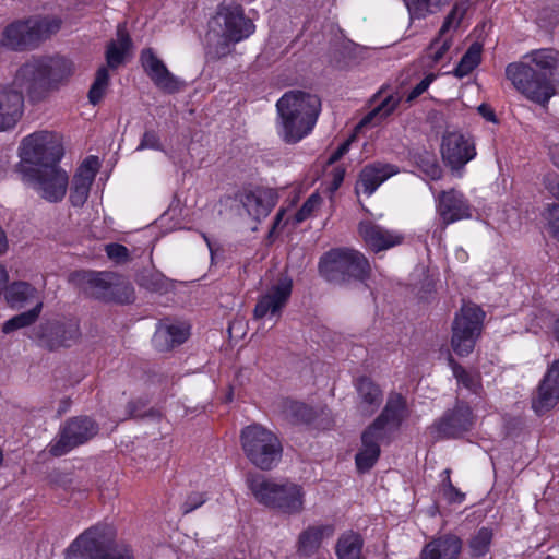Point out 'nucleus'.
Here are the masks:
<instances>
[{
  "label": "nucleus",
  "instance_id": "nucleus-1",
  "mask_svg": "<svg viewBox=\"0 0 559 559\" xmlns=\"http://www.w3.org/2000/svg\"><path fill=\"white\" fill-rule=\"evenodd\" d=\"M526 61L507 66L506 75L514 88L528 100L546 107L557 94L559 83L554 79L558 66L559 52L552 49H539L524 57Z\"/></svg>",
  "mask_w": 559,
  "mask_h": 559
},
{
  "label": "nucleus",
  "instance_id": "nucleus-2",
  "mask_svg": "<svg viewBox=\"0 0 559 559\" xmlns=\"http://www.w3.org/2000/svg\"><path fill=\"white\" fill-rule=\"evenodd\" d=\"M73 73V62L64 57H32L19 67L10 86L31 103H40L67 85Z\"/></svg>",
  "mask_w": 559,
  "mask_h": 559
},
{
  "label": "nucleus",
  "instance_id": "nucleus-3",
  "mask_svg": "<svg viewBox=\"0 0 559 559\" xmlns=\"http://www.w3.org/2000/svg\"><path fill=\"white\" fill-rule=\"evenodd\" d=\"M278 134L287 144H296L308 135L321 110V100L304 91H288L276 103Z\"/></svg>",
  "mask_w": 559,
  "mask_h": 559
},
{
  "label": "nucleus",
  "instance_id": "nucleus-4",
  "mask_svg": "<svg viewBox=\"0 0 559 559\" xmlns=\"http://www.w3.org/2000/svg\"><path fill=\"white\" fill-rule=\"evenodd\" d=\"M255 26L240 5L221 8L210 22L207 56L221 59L231 52V46L253 34Z\"/></svg>",
  "mask_w": 559,
  "mask_h": 559
},
{
  "label": "nucleus",
  "instance_id": "nucleus-5",
  "mask_svg": "<svg viewBox=\"0 0 559 559\" xmlns=\"http://www.w3.org/2000/svg\"><path fill=\"white\" fill-rule=\"evenodd\" d=\"M246 485L259 503L286 515L299 514L304 511L305 491L298 484L285 480L277 481L263 474L249 473Z\"/></svg>",
  "mask_w": 559,
  "mask_h": 559
},
{
  "label": "nucleus",
  "instance_id": "nucleus-6",
  "mask_svg": "<svg viewBox=\"0 0 559 559\" xmlns=\"http://www.w3.org/2000/svg\"><path fill=\"white\" fill-rule=\"evenodd\" d=\"M116 531L108 524L85 530L66 549V559H134L124 544H116Z\"/></svg>",
  "mask_w": 559,
  "mask_h": 559
},
{
  "label": "nucleus",
  "instance_id": "nucleus-7",
  "mask_svg": "<svg viewBox=\"0 0 559 559\" xmlns=\"http://www.w3.org/2000/svg\"><path fill=\"white\" fill-rule=\"evenodd\" d=\"M319 272L329 283L344 285L350 281L364 282L369 277L371 267L361 252L349 248H336L320 259Z\"/></svg>",
  "mask_w": 559,
  "mask_h": 559
},
{
  "label": "nucleus",
  "instance_id": "nucleus-8",
  "mask_svg": "<svg viewBox=\"0 0 559 559\" xmlns=\"http://www.w3.org/2000/svg\"><path fill=\"white\" fill-rule=\"evenodd\" d=\"M241 448L248 461L260 471L275 468L283 456L280 438L260 424L245 427L240 433Z\"/></svg>",
  "mask_w": 559,
  "mask_h": 559
},
{
  "label": "nucleus",
  "instance_id": "nucleus-9",
  "mask_svg": "<svg viewBox=\"0 0 559 559\" xmlns=\"http://www.w3.org/2000/svg\"><path fill=\"white\" fill-rule=\"evenodd\" d=\"M61 21L56 17L16 21L8 25L0 45L11 50H24L36 47L60 29Z\"/></svg>",
  "mask_w": 559,
  "mask_h": 559
},
{
  "label": "nucleus",
  "instance_id": "nucleus-10",
  "mask_svg": "<svg viewBox=\"0 0 559 559\" xmlns=\"http://www.w3.org/2000/svg\"><path fill=\"white\" fill-rule=\"evenodd\" d=\"M20 156L29 167H43L59 164L63 156V146L56 132L36 131L21 141Z\"/></svg>",
  "mask_w": 559,
  "mask_h": 559
},
{
  "label": "nucleus",
  "instance_id": "nucleus-11",
  "mask_svg": "<svg viewBox=\"0 0 559 559\" xmlns=\"http://www.w3.org/2000/svg\"><path fill=\"white\" fill-rule=\"evenodd\" d=\"M29 337L49 352L70 348L81 338L80 324L75 319L46 320L32 330Z\"/></svg>",
  "mask_w": 559,
  "mask_h": 559
},
{
  "label": "nucleus",
  "instance_id": "nucleus-12",
  "mask_svg": "<svg viewBox=\"0 0 559 559\" xmlns=\"http://www.w3.org/2000/svg\"><path fill=\"white\" fill-rule=\"evenodd\" d=\"M23 177L25 182L48 202H59L67 193L69 177L58 164L24 167Z\"/></svg>",
  "mask_w": 559,
  "mask_h": 559
},
{
  "label": "nucleus",
  "instance_id": "nucleus-13",
  "mask_svg": "<svg viewBox=\"0 0 559 559\" xmlns=\"http://www.w3.org/2000/svg\"><path fill=\"white\" fill-rule=\"evenodd\" d=\"M485 312L469 304L462 306L452 324L451 346L459 356L469 355L481 333Z\"/></svg>",
  "mask_w": 559,
  "mask_h": 559
},
{
  "label": "nucleus",
  "instance_id": "nucleus-14",
  "mask_svg": "<svg viewBox=\"0 0 559 559\" xmlns=\"http://www.w3.org/2000/svg\"><path fill=\"white\" fill-rule=\"evenodd\" d=\"M98 424L91 417L80 415L68 419L60 428L58 437L50 443L49 452L61 456L87 442L98 433Z\"/></svg>",
  "mask_w": 559,
  "mask_h": 559
},
{
  "label": "nucleus",
  "instance_id": "nucleus-15",
  "mask_svg": "<svg viewBox=\"0 0 559 559\" xmlns=\"http://www.w3.org/2000/svg\"><path fill=\"white\" fill-rule=\"evenodd\" d=\"M474 424L475 415L471 406L457 400L454 407L445 411L435 423V428L442 438H457L469 431Z\"/></svg>",
  "mask_w": 559,
  "mask_h": 559
},
{
  "label": "nucleus",
  "instance_id": "nucleus-16",
  "mask_svg": "<svg viewBox=\"0 0 559 559\" xmlns=\"http://www.w3.org/2000/svg\"><path fill=\"white\" fill-rule=\"evenodd\" d=\"M441 155L453 171H459L476 156L475 144L462 133L448 132L442 138Z\"/></svg>",
  "mask_w": 559,
  "mask_h": 559
},
{
  "label": "nucleus",
  "instance_id": "nucleus-17",
  "mask_svg": "<svg viewBox=\"0 0 559 559\" xmlns=\"http://www.w3.org/2000/svg\"><path fill=\"white\" fill-rule=\"evenodd\" d=\"M141 63L153 81V83L163 92L174 94L183 86V81L175 76L165 66V63L155 55L153 49L147 48L141 52Z\"/></svg>",
  "mask_w": 559,
  "mask_h": 559
},
{
  "label": "nucleus",
  "instance_id": "nucleus-18",
  "mask_svg": "<svg viewBox=\"0 0 559 559\" xmlns=\"http://www.w3.org/2000/svg\"><path fill=\"white\" fill-rule=\"evenodd\" d=\"M293 288L290 278L284 277L273 285L266 294L262 295L253 310L254 319H262L270 316H281L286 306Z\"/></svg>",
  "mask_w": 559,
  "mask_h": 559
},
{
  "label": "nucleus",
  "instance_id": "nucleus-19",
  "mask_svg": "<svg viewBox=\"0 0 559 559\" xmlns=\"http://www.w3.org/2000/svg\"><path fill=\"white\" fill-rule=\"evenodd\" d=\"M437 212L443 224L469 218L472 216L471 205L463 193L455 189L441 191L437 197Z\"/></svg>",
  "mask_w": 559,
  "mask_h": 559
},
{
  "label": "nucleus",
  "instance_id": "nucleus-20",
  "mask_svg": "<svg viewBox=\"0 0 559 559\" xmlns=\"http://www.w3.org/2000/svg\"><path fill=\"white\" fill-rule=\"evenodd\" d=\"M406 401L400 393H391L381 414L368 427L384 436L397 429L405 418Z\"/></svg>",
  "mask_w": 559,
  "mask_h": 559
},
{
  "label": "nucleus",
  "instance_id": "nucleus-21",
  "mask_svg": "<svg viewBox=\"0 0 559 559\" xmlns=\"http://www.w3.org/2000/svg\"><path fill=\"white\" fill-rule=\"evenodd\" d=\"M24 111V96L10 85H0V132L13 129Z\"/></svg>",
  "mask_w": 559,
  "mask_h": 559
},
{
  "label": "nucleus",
  "instance_id": "nucleus-22",
  "mask_svg": "<svg viewBox=\"0 0 559 559\" xmlns=\"http://www.w3.org/2000/svg\"><path fill=\"white\" fill-rule=\"evenodd\" d=\"M358 230L365 243L374 252L399 246L404 240L402 234L389 230L372 222H361Z\"/></svg>",
  "mask_w": 559,
  "mask_h": 559
},
{
  "label": "nucleus",
  "instance_id": "nucleus-23",
  "mask_svg": "<svg viewBox=\"0 0 559 559\" xmlns=\"http://www.w3.org/2000/svg\"><path fill=\"white\" fill-rule=\"evenodd\" d=\"M559 400V359L555 360L547 370L538 386L537 397L533 401V408L543 414L557 404Z\"/></svg>",
  "mask_w": 559,
  "mask_h": 559
},
{
  "label": "nucleus",
  "instance_id": "nucleus-24",
  "mask_svg": "<svg viewBox=\"0 0 559 559\" xmlns=\"http://www.w3.org/2000/svg\"><path fill=\"white\" fill-rule=\"evenodd\" d=\"M399 173V167L393 164L382 162L368 164L359 174L356 191L361 190L365 194L370 197L382 182Z\"/></svg>",
  "mask_w": 559,
  "mask_h": 559
},
{
  "label": "nucleus",
  "instance_id": "nucleus-25",
  "mask_svg": "<svg viewBox=\"0 0 559 559\" xmlns=\"http://www.w3.org/2000/svg\"><path fill=\"white\" fill-rule=\"evenodd\" d=\"M471 0H461L456 2L450 13L444 19V22L439 31V36L436 38L429 49H436L431 53L432 62L437 63L439 62L444 55L448 52L452 45V40L450 38H445L443 41H440V38L452 27V26H459L460 22L462 21Z\"/></svg>",
  "mask_w": 559,
  "mask_h": 559
},
{
  "label": "nucleus",
  "instance_id": "nucleus-26",
  "mask_svg": "<svg viewBox=\"0 0 559 559\" xmlns=\"http://www.w3.org/2000/svg\"><path fill=\"white\" fill-rule=\"evenodd\" d=\"M384 436L367 427L361 435V448L355 456L357 469L361 473L368 472L380 456V442Z\"/></svg>",
  "mask_w": 559,
  "mask_h": 559
},
{
  "label": "nucleus",
  "instance_id": "nucleus-27",
  "mask_svg": "<svg viewBox=\"0 0 559 559\" xmlns=\"http://www.w3.org/2000/svg\"><path fill=\"white\" fill-rule=\"evenodd\" d=\"M189 335L185 323H159L152 341L157 350L167 352L185 343Z\"/></svg>",
  "mask_w": 559,
  "mask_h": 559
},
{
  "label": "nucleus",
  "instance_id": "nucleus-28",
  "mask_svg": "<svg viewBox=\"0 0 559 559\" xmlns=\"http://www.w3.org/2000/svg\"><path fill=\"white\" fill-rule=\"evenodd\" d=\"M74 277L84 285V289L92 296L106 300L114 282L118 280V274L114 272L81 271L75 273Z\"/></svg>",
  "mask_w": 559,
  "mask_h": 559
},
{
  "label": "nucleus",
  "instance_id": "nucleus-29",
  "mask_svg": "<svg viewBox=\"0 0 559 559\" xmlns=\"http://www.w3.org/2000/svg\"><path fill=\"white\" fill-rule=\"evenodd\" d=\"M461 550V538L445 534L428 543L421 550L420 559H457Z\"/></svg>",
  "mask_w": 559,
  "mask_h": 559
},
{
  "label": "nucleus",
  "instance_id": "nucleus-30",
  "mask_svg": "<svg viewBox=\"0 0 559 559\" xmlns=\"http://www.w3.org/2000/svg\"><path fill=\"white\" fill-rule=\"evenodd\" d=\"M239 201L247 213L257 221L266 217L275 205L273 193L264 190L243 192L239 195Z\"/></svg>",
  "mask_w": 559,
  "mask_h": 559
},
{
  "label": "nucleus",
  "instance_id": "nucleus-31",
  "mask_svg": "<svg viewBox=\"0 0 559 559\" xmlns=\"http://www.w3.org/2000/svg\"><path fill=\"white\" fill-rule=\"evenodd\" d=\"M334 532L331 525L309 526L298 537L297 552L304 557H310L320 548L324 536H331Z\"/></svg>",
  "mask_w": 559,
  "mask_h": 559
},
{
  "label": "nucleus",
  "instance_id": "nucleus-32",
  "mask_svg": "<svg viewBox=\"0 0 559 559\" xmlns=\"http://www.w3.org/2000/svg\"><path fill=\"white\" fill-rule=\"evenodd\" d=\"M407 157L428 179L439 180L442 177V169L432 152L426 148H412Z\"/></svg>",
  "mask_w": 559,
  "mask_h": 559
},
{
  "label": "nucleus",
  "instance_id": "nucleus-33",
  "mask_svg": "<svg viewBox=\"0 0 559 559\" xmlns=\"http://www.w3.org/2000/svg\"><path fill=\"white\" fill-rule=\"evenodd\" d=\"M132 40L121 24L117 27V39L110 40L106 49V62L111 69L118 68L123 63L127 51L131 48Z\"/></svg>",
  "mask_w": 559,
  "mask_h": 559
},
{
  "label": "nucleus",
  "instance_id": "nucleus-34",
  "mask_svg": "<svg viewBox=\"0 0 559 559\" xmlns=\"http://www.w3.org/2000/svg\"><path fill=\"white\" fill-rule=\"evenodd\" d=\"M448 362L459 386H462L469 393L478 396L483 394L484 386L481 382V374L478 371L467 370L457 361H455L451 355L448 358Z\"/></svg>",
  "mask_w": 559,
  "mask_h": 559
},
{
  "label": "nucleus",
  "instance_id": "nucleus-35",
  "mask_svg": "<svg viewBox=\"0 0 559 559\" xmlns=\"http://www.w3.org/2000/svg\"><path fill=\"white\" fill-rule=\"evenodd\" d=\"M8 304L12 308H22L32 301H40L38 290L27 282H14L4 293Z\"/></svg>",
  "mask_w": 559,
  "mask_h": 559
},
{
  "label": "nucleus",
  "instance_id": "nucleus-36",
  "mask_svg": "<svg viewBox=\"0 0 559 559\" xmlns=\"http://www.w3.org/2000/svg\"><path fill=\"white\" fill-rule=\"evenodd\" d=\"M356 388L360 397V407L362 411L369 414L373 413L382 402V392L380 388L366 377L358 379Z\"/></svg>",
  "mask_w": 559,
  "mask_h": 559
},
{
  "label": "nucleus",
  "instance_id": "nucleus-37",
  "mask_svg": "<svg viewBox=\"0 0 559 559\" xmlns=\"http://www.w3.org/2000/svg\"><path fill=\"white\" fill-rule=\"evenodd\" d=\"M282 413L285 419L294 425L310 424L317 417L313 407L293 400L283 401Z\"/></svg>",
  "mask_w": 559,
  "mask_h": 559
},
{
  "label": "nucleus",
  "instance_id": "nucleus-38",
  "mask_svg": "<svg viewBox=\"0 0 559 559\" xmlns=\"http://www.w3.org/2000/svg\"><path fill=\"white\" fill-rule=\"evenodd\" d=\"M362 547V540L356 533L349 532L343 534L336 544V555L338 559H359Z\"/></svg>",
  "mask_w": 559,
  "mask_h": 559
},
{
  "label": "nucleus",
  "instance_id": "nucleus-39",
  "mask_svg": "<svg viewBox=\"0 0 559 559\" xmlns=\"http://www.w3.org/2000/svg\"><path fill=\"white\" fill-rule=\"evenodd\" d=\"M41 308L43 302H36V305L31 310L14 316L8 321H5L3 323L2 331L4 333H10L15 330L32 325L38 319L41 312Z\"/></svg>",
  "mask_w": 559,
  "mask_h": 559
},
{
  "label": "nucleus",
  "instance_id": "nucleus-40",
  "mask_svg": "<svg viewBox=\"0 0 559 559\" xmlns=\"http://www.w3.org/2000/svg\"><path fill=\"white\" fill-rule=\"evenodd\" d=\"M481 45L478 43L472 44L467 51L461 58L457 67L454 69V74L457 78H463L469 74L480 62L481 59Z\"/></svg>",
  "mask_w": 559,
  "mask_h": 559
},
{
  "label": "nucleus",
  "instance_id": "nucleus-41",
  "mask_svg": "<svg viewBox=\"0 0 559 559\" xmlns=\"http://www.w3.org/2000/svg\"><path fill=\"white\" fill-rule=\"evenodd\" d=\"M451 0H408L407 8L412 17L421 19L427 14L436 13Z\"/></svg>",
  "mask_w": 559,
  "mask_h": 559
},
{
  "label": "nucleus",
  "instance_id": "nucleus-42",
  "mask_svg": "<svg viewBox=\"0 0 559 559\" xmlns=\"http://www.w3.org/2000/svg\"><path fill=\"white\" fill-rule=\"evenodd\" d=\"M492 531L488 527L479 528L469 539V555L474 558L485 556L490 548Z\"/></svg>",
  "mask_w": 559,
  "mask_h": 559
},
{
  "label": "nucleus",
  "instance_id": "nucleus-43",
  "mask_svg": "<svg viewBox=\"0 0 559 559\" xmlns=\"http://www.w3.org/2000/svg\"><path fill=\"white\" fill-rule=\"evenodd\" d=\"M134 300V289L132 285L121 275L114 282L111 289L108 292L106 301H115L118 304H130Z\"/></svg>",
  "mask_w": 559,
  "mask_h": 559
},
{
  "label": "nucleus",
  "instance_id": "nucleus-44",
  "mask_svg": "<svg viewBox=\"0 0 559 559\" xmlns=\"http://www.w3.org/2000/svg\"><path fill=\"white\" fill-rule=\"evenodd\" d=\"M110 76L106 67H100L95 74V80L90 87L87 97L92 105H97L104 97L108 85H109Z\"/></svg>",
  "mask_w": 559,
  "mask_h": 559
},
{
  "label": "nucleus",
  "instance_id": "nucleus-45",
  "mask_svg": "<svg viewBox=\"0 0 559 559\" xmlns=\"http://www.w3.org/2000/svg\"><path fill=\"white\" fill-rule=\"evenodd\" d=\"M93 181L74 176L70 191V202L73 206H82L90 194Z\"/></svg>",
  "mask_w": 559,
  "mask_h": 559
},
{
  "label": "nucleus",
  "instance_id": "nucleus-46",
  "mask_svg": "<svg viewBox=\"0 0 559 559\" xmlns=\"http://www.w3.org/2000/svg\"><path fill=\"white\" fill-rule=\"evenodd\" d=\"M399 104V98L390 95L384 98L380 105H378L373 110H371L367 116H365L361 120V124H367L371 122V120L378 116L381 118L388 117L393 110L396 108Z\"/></svg>",
  "mask_w": 559,
  "mask_h": 559
},
{
  "label": "nucleus",
  "instance_id": "nucleus-47",
  "mask_svg": "<svg viewBox=\"0 0 559 559\" xmlns=\"http://www.w3.org/2000/svg\"><path fill=\"white\" fill-rule=\"evenodd\" d=\"M148 401L145 399H138L134 401H130L127 404V415L128 418H145V417H159V412L155 408H150L145 411Z\"/></svg>",
  "mask_w": 559,
  "mask_h": 559
},
{
  "label": "nucleus",
  "instance_id": "nucleus-48",
  "mask_svg": "<svg viewBox=\"0 0 559 559\" xmlns=\"http://www.w3.org/2000/svg\"><path fill=\"white\" fill-rule=\"evenodd\" d=\"M320 203L321 197L318 193L311 194L295 214L296 222L301 223L307 219Z\"/></svg>",
  "mask_w": 559,
  "mask_h": 559
},
{
  "label": "nucleus",
  "instance_id": "nucleus-49",
  "mask_svg": "<svg viewBox=\"0 0 559 559\" xmlns=\"http://www.w3.org/2000/svg\"><path fill=\"white\" fill-rule=\"evenodd\" d=\"M99 166L98 157L88 156L79 167L74 176L94 181Z\"/></svg>",
  "mask_w": 559,
  "mask_h": 559
},
{
  "label": "nucleus",
  "instance_id": "nucleus-50",
  "mask_svg": "<svg viewBox=\"0 0 559 559\" xmlns=\"http://www.w3.org/2000/svg\"><path fill=\"white\" fill-rule=\"evenodd\" d=\"M548 228L554 238L559 241V205L552 204L547 209Z\"/></svg>",
  "mask_w": 559,
  "mask_h": 559
},
{
  "label": "nucleus",
  "instance_id": "nucleus-51",
  "mask_svg": "<svg viewBox=\"0 0 559 559\" xmlns=\"http://www.w3.org/2000/svg\"><path fill=\"white\" fill-rule=\"evenodd\" d=\"M206 501L205 493L192 492L190 493L185 502L181 504V510L185 514L192 512L197 508L201 507Z\"/></svg>",
  "mask_w": 559,
  "mask_h": 559
},
{
  "label": "nucleus",
  "instance_id": "nucleus-52",
  "mask_svg": "<svg viewBox=\"0 0 559 559\" xmlns=\"http://www.w3.org/2000/svg\"><path fill=\"white\" fill-rule=\"evenodd\" d=\"M145 148H153V150H158V151L163 150L160 141H159V136L157 135V133L155 131L151 130V131L144 132L142 140L136 150L142 151Z\"/></svg>",
  "mask_w": 559,
  "mask_h": 559
},
{
  "label": "nucleus",
  "instance_id": "nucleus-53",
  "mask_svg": "<svg viewBox=\"0 0 559 559\" xmlns=\"http://www.w3.org/2000/svg\"><path fill=\"white\" fill-rule=\"evenodd\" d=\"M140 284L151 292H163L166 289L164 280L157 274L142 276Z\"/></svg>",
  "mask_w": 559,
  "mask_h": 559
},
{
  "label": "nucleus",
  "instance_id": "nucleus-54",
  "mask_svg": "<svg viewBox=\"0 0 559 559\" xmlns=\"http://www.w3.org/2000/svg\"><path fill=\"white\" fill-rule=\"evenodd\" d=\"M435 74H428L426 75L407 95L406 102L412 103L415 100L418 96H420L429 85L433 82Z\"/></svg>",
  "mask_w": 559,
  "mask_h": 559
},
{
  "label": "nucleus",
  "instance_id": "nucleus-55",
  "mask_svg": "<svg viewBox=\"0 0 559 559\" xmlns=\"http://www.w3.org/2000/svg\"><path fill=\"white\" fill-rule=\"evenodd\" d=\"M545 189L559 201V175L547 174L543 180Z\"/></svg>",
  "mask_w": 559,
  "mask_h": 559
},
{
  "label": "nucleus",
  "instance_id": "nucleus-56",
  "mask_svg": "<svg viewBox=\"0 0 559 559\" xmlns=\"http://www.w3.org/2000/svg\"><path fill=\"white\" fill-rule=\"evenodd\" d=\"M106 252L110 259L121 260L128 257V249L119 243L107 245Z\"/></svg>",
  "mask_w": 559,
  "mask_h": 559
},
{
  "label": "nucleus",
  "instance_id": "nucleus-57",
  "mask_svg": "<svg viewBox=\"0 0 559 559\" xmlns=\"http://www.w3.org/2000/svg\"><path fill=\"white\" fill-rule=\"evenodd\" d=\"M350 140L343 142L329 157L328 163L334 164L341 159L349 150Z\"/></svg>",
  "mask_w": 559,
  "mask_h": 559
},
{
  "label": "nucleus",
  "instance_id": "nucleus-58",
  "mask_svg": "<svg viewBox=\"0 0 559 559\" xmlns=\"http://www.w3.org/2000/svg\"><path fill=\"white\" fill-rule=\"evenodd\" d=\"M444 497L449 500V502H462L464 499V493H462L454 486H450L449 488L443 489Z\"/></svg>",
  "mask_w": 559,
  "mask_h": 559
},
{
  "label": "nucleus",
  "instance_id": "nucleus-59",
  "mask_svg": "<svg viewBox=\"0 0 559 559\" xmlns=\"http://www.w3.org/2000/svg\"><path fill=\"white\" fill-rule=\"evenodd\" d=\"M478 112L487 120L495 122L496 121V115L495 111L491 109L490 106L487 104H481L478 106Z\"/></svg>",
  "mask_w": 559,
  "mask_h": 559
},
{
  "label": "nucleus",
  "instance_id": "nucleus-60",
  "mask_svg": "<svg viewBox=\"0 0 559 559\" xmlns=\"http://www.w3.org/2000/svg\"><path fill=\"white\" fill-rule=\"evenodd\" d=\"M345 176V170L343 168H335L333 170V179H332V189L337 190L342 185Z\"/></svg>",
  "mask_w": 559,
  "mask_h": 559
},
{
  "label": "nucleus",
  "instance_id": "nucleus-61",
  "mask_svg": "<svg viewBox=\"0 0 559 559\" xmlns=\"http://www.w3.org/2000/svg\"><path fill=\"white\" fill-rule=\"evenodd\" d=\"M8 280H9V276H8L7 270L2 265H0V295L2 294L3 289L5 288Z\"/></svg>",
  "mask_w": 559,
  "mask_h": 559
},
{
  "label": "nucleus",
  "instance_id": "nucleus-62",
  "mask_svg": "<svg viewBox=\"0 0 559 559\" xmlns=\"http://www.w3.org/2000/svg\"><path fill=\"white\" fill-rule=\"evenodd\" d=\"M8 249V240L5 233L0 227V253L4 252Z\"/></svg>",
  "mask_w": 559,
  "mask_h": 559
},
{
  "label": "nucleus",
  "instance_id": "nucleus-63",
  "mask_svg": "<svg viewBox=\"0 0 559 559\" xmlns=\"http://www.w3.org/2000/svg\"><path fill=\"white\" fill-rule=\"evenodd\" d=\"M70 407V400L69 399H64L60 402V406L58 408V414L61 415L66 412H68Z\"/></svg>",
  "mask_w": 559,
  "mask_h": 559
},
{
  "label": "nucleus",
  "instance_id": "nucleus-64",
  "mask_svg": "<svg viewBox=\"0 0 559 559\" xmlns=\"http://www.w3.org/2000/svg\"><path fill=\"white\" fill-rule=\"evenodd\" d=\"M551 160L554 165L559 168V146H556L551 152Z\"/></svg>",
  "mask_w": 559,
  "mask_h": 559
}]
</instances>
